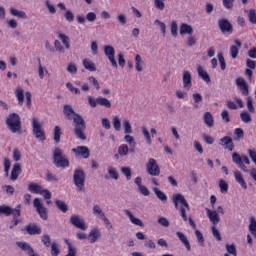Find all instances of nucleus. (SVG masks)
<instances>
[{
	"mask_svg": "<svg viewBox=\"0 0 256 256\" xmlns=\"http://www.w3.org/2000/svg\"><path fill=\"white\" fill-rule=\"evenodd\" d=\"M220 145L224 147V149H228V151H233L235 149V144H233V139L229 136H224L220 139Z\"/></svg>",
	"mask_w": 256,
	"mask_h": 256,
	"instance_id": "obj_20",
	"label": "nucleus"
},
{
	"mask_svg": "<svg viewBox=\"0 0 256 256\" xmlns=\"http://www.w3.org/2000/svg\"><path fill=\"white\" fill-rule=\"evenodd\" d=\"M85 171L83 168H76L73 173V182L78 191H85Z\"/></svg>",
	"mask_w": 256,
	"mask_h": 256,
	"instance_id": "obj_5",
	"label": "nucleus"
},
{
	"mask_svg": "<svg viewBox=\"0 0 256 256\" xmlns=\"http://www.w3.org/2000/svg\"><path fill=\"white\" fill-rule=\"evenodd\" d=\"M219 188L221 193H227L229 191V184H227V181L220 179L219 180Z\"/></svg>",
	"mask_w": 256,
	"mask_h": 256,
	"instance_id": "obj_51",
	"label": "nucleus"
},
{
	"mask_svg": "<svg viewBox=\"0 0 256 256\" xmlns=\"http://www.w3.org/2000/svg\"><path fill=\"white\" fill-rule=\"evenodd\" d=\"M217 57L222 71H225V69H227V64L225 63V57L223 56V53H218Z\"/></svg>",
	"mask_w": 256,
	"mask_h": 256,
	"instance_id": "obj_52",
	"label": "nucleus"
},
{
	"mask_svg": "<svg viewBox=\"0 0 256 256\" xmlns=\"http://www.w3.org/2000/svg\"><path fill=\"white\" fill-rule=\"evenodd\" d=\"M33 207L36 209L40 219H43V221L49 219V210L43 205L40 198H34Z\"/></svg>",
	"mask_w": 256,
	"mask_h": 256,
	"instance_id": "obj_7",
	"label": "nucleus"
},
{
	"mask_svg": "<svg viewBox=\"0 0 256 256\" xmlns=\"http://www.w3.org/2000/svg\"><path fill=\"white\" fill-rule=\"evenodd\" d=\"M125 215H127V217H129L130 222L133 225H137L138 227H143V221L139 218H136L135 216H133V213L129 210H124Z\"/></svg>",
	"mask_w": 256,
	"mask_h": 256,
	"instance_id": "obj_23",
	"label": "nucleus"
},
{
	"mask_svg": "<svg viewBox=\"0 0 256 256\" xmlns=\"http://www.w3.org/2000/svg\"><path fill=\"white\" fill-rule=\"evenodd\" d=\"M58 38L60 41H62L63 45L66 47V49H71V44H70V39L69 36L63 34V33H58Z\"/></svg>",
	"mask_w": 256,
	"mask_h": 256,
	"instance_id": "obj_40",
	"label": "nucleus"
},
{
	"mask_svg": "<svg viewBox=\"0 0 256 256\" xmlns=\"http://www.w3.org/2000/svg\"><path fill=\"white\" fill-rule=\"evenodd\" d=\"M218 27L221 33H223L224 35H226V33L228 35H231V33H233V24H231V22L227 18H222L218 20Z\"/></svg>",
	"mask_w": 256,
	"mask_h": 256,
	"instance_id": "obj_11",
	"label": "nucleus"
},
{
	"mask_svg": "<svg viewBox=\"0 0 256 256\" xmlns=\"http://www.w3.org/2000/svg\"><path fill=\"white\" fill-rule=\"evenodd\" d=\"M42 190L43 186H41L40 184H37L35 182H31L30 184H28V191H30V193H35L36 195H39Z\"/></svg>",
	"mask_w": 256,
	"mask_h": 256,
	"instance_id": "obj_32",
	"label": "nucleus"
},
{
	"mask_svg": "<svg viewBox=\"0 0 256 256\" xmlns=\"http://www.w3.org/2000/svg\"><path fill=\"white\" fill-rule=\"evenodd\" d=\"M143 63V60L141 59V55L136 54L135 55V67H136V71H138L139 73H141V71H143V66L141 65Z\"/></svg>",
	"mask_w": 256,
	"mask_h": 256,
	"instance_id": "obj_44",
	"label": "nucleus"
},
{
	"mask_svg": "<svg viewBox=\"0 0 256 256\" xmlns=\"http://www.w3.org/2000/svg\"><path fill=\"white\" fill-rule=\"evenodd\" d=\"M66 88L70 93H75V95H79V93H81V91L78 88H75L71 82L66 83Z\"/></svg>",
	"mask_w": 256,
	"mask_h": 256,
	"instance_id": "obj_59",
	"label": "nucleus"
},
{
	"mask_svg": "<svg viewBox=\"0 0 256 256\" xmlns=\"http://www.w3.org/2000/svg\"><path fill=\"white\" fill-rule=\"evenodd\" d=\"M146 171L148 175H151L152 177H159L161 175V168L159 167L157 160L154 158L148 159V162L146 163Z\"/></svg>",
	"mask_w": 256,
	"mask_h": 256,
	"instance_id": "obj_9",
	"label": "nucleus"
},
{
	"mask_svg": "<svg viewBox=\"0 0 256 256\" xmlns=\"http://www.w3.org/2000/svg\"><path fill=\"white\" fill-rule=\"evenodd\" d=\"M170 31H171V35L173 37H177V35H179L178 31H179V26L177 25V21H172L170 24Z\"/></svg>",
	"mask_w": 256,
	"mask_h": 256,
	"instance_id": "obj_48",
	"label": "nucleus"
},
{
	"mask_svg": "<svg viewBox=\"0 0 256 256\" xmlns=\"http://www.w3.org/2000/svg\"><path fill=\"white\" fill-rule=\"evenodd\" d=\"M21 164L16 163L13 165V168L11 170L10 180L11 181H17L19 179V176L21 175Z\"/></svg>",
	"mask_w": 256,
	"mask_h": 256,
	"instance_id": "obj_21",
	"label": "nucleus"
},
{
	"mask_svg": "<svg viewBox=\"0 0 256 256\" xmlns=\"http://www.w3.org/2000/svg\"><path fill=\"white\" fill-rule=\"evenodd\" d=\"M82 65L84 69H87V71H97V66L95 65V62L85 58L82 61Z\"/></svg>",
	"mask_w": 256,
	"mask_h": 256,
	"instance_id": "obj_33",
	"label": "nucleus"
},
{
	"mask_svg": "<svg viewBox=\"0 0 256 256\" xmlns=\"http://www.w3.org/2000/svg\"><path fill=\"white\" fill-rule=\"evenodd\" d=\"M232 161L235 163V165H241V163H245V165H251V160H249V157L247 155H239V153L234 152L232 154Z\"/></svg>",
	"mask_w": 256,
	"mask_h": 256,
	"instance_id": "obj_15",
	"label": "nucleus"
},
{
	"mask_svg": "<svg viewBox=\"0 0 256 256\" xmlns=\"http://www.w3.org/2000/svg\"><path fill=\"white\" fill-rule=\"evenodd\" d=\"M112 125L115 131H121V118H119V116H114L112 119Z\"/></svg>",
	"mask_w": 256,
	"mask_h": 256,
	"instance_id": "obj_47",
	"label": "nucleus"
},
{
	"mask_svg": "<svg viewBox=\"0 0 256 256\" xmlns=\"http://www.w3.org/2000/svg\"><path fill=\"white\" fill-rule=\"evenodd\" d=\"M92 211H93V214L99 217L100 219L105 217V212H103V209H101V206L97 204L93 206Z\"/></svg>",
	"mask_w": 256,
	"mask_h": 256,
	"instance_id": "obj_43",
	"label": "nucleus"
},
{
	"mask_svg": "<svg viewBox=\"0 0 256 256\" xmlns=\"http://www.w3.org/2000/svg\"><path fill=\"white\" fill-rule=\"evenodd\" d=\"M249 231L256 239V219L255 217H250Z\"/></svg>",
	"mask_w": 256,
	"mask_h": 256,
	"instance_id": "obj_46",
	"label": "nucleus"
},
{
	"mask_svg": "<svg viewBox=\"0 0 256 256\" xmlns=\"http://www.w3.org/2000/svg\"><path fill=\"white\" fill-rule=\"evenodd\" d=\"M53 163L55 167L67 169L69 167V159H67V156L63 153V150L61 148H55L53 151Z\"/></svg>",
	"mask_w": 256,
	"mask_h": 256,
	"instance_id": "obj_4",
	"label": "nucleus"
},
{
	"mask_svg": "<svg viewBox=\"0 0 256 256\" xmlns=\"http://www.w3.org/2000/svg\"><path fill=\"white\" fill-rule=\"evenodd\" d=\"M141 131L147 145H152L153 140L151 139V133L149 132V129H147V126H142Z\"/></svg>",
	"mask_w": 256,
	"mask_h": 256,
	"instance_id": "obj_35",
	"label": "nucleus"
},
{
	"mask_svg": "<svg viewBox=\"0 0 256 256\" xmlns=\"http://www.w3.org/2000/svg\"><path fill=\"white\" fill-rule=\"evenodd\" d=\"M206 215L212 223V226H217L219 224V221H221V216L219 215V212L217 210H211L209 208H205Z\"/></svg>",
	"mask_w": 256,
	"mask_h": 256,
	"instance_id": "obj_14",
	"label": "nucleus"
},
{
	"mask_svg": "<svg viewBox=\"0 0 256 256\" xmlns=\"http://www.w3.org/2000/svg\"><path fill=\"white\" fill-rule=\"evenodd\" d=\"M195 235L198 239L199 245H201V247H203V245H205V238L203 237V233H201V231H199V230H195Z\"/></svg>",
	"mask_w": 256,
	"mask_h": 256,
	"instance_id": "obj_60",
	"label": "nucleus"
},
{
	"mask_svg": "<svg viewBox=\"0 0 256 256\" xmlns=\"http://www.w3.org/2000/svg\"><path fill=\"white\" fill-rule=\"evenodd\" d=\"M240 119L243 123H251V121H253L251 114L247 111H242L240 113Z\"/></svg>",
	"mask_w": 256,
	"mask_h": 256,
	"instance_id": "obj_42",
	"label": "nucleus"
},
{
	"mask_svg": "<svg viewBox=\"0 0 256 256\" xmlns=\"http://www.w3.org/2000/svg\"><path fill=\"white\" fill-rule=\"evenodd\" d=\"M59 253H61V249H59V245H57L56 242H52V244H51V255L52 256H59Z\"/></svg>",
	"mask_w": 256,
	"mask_h": 256,
	"instance_id": "obj_53",
	"label": "nucleus"
},
{
	"mask_svg": "<svg viewBox=\"0 0 256 256\" xmlns=\"http://www.w3.org/2000/svg\"><path fill=\"white\" fill-rule=\"evenodd\" d=\"M41 242L45 247H51V236H49V234L43 235L41 238Z\"/></svg>",
	"mask_w": 256,
	"mask_h": 256,
	"instance_id": "obj_56",
	"label": "nucleus"
},
{
	"mask_svg": "<svg viewBox=\"0 0 256 256\" xmlns=\"http://www.w3.org/2000/svg\"><path fill=\"white\" fill-rule=\"evenodd\" d=\"M172 201L174 203L175 209H179V203L180 206V215L183 219V221H189V225L192 229H197V224H195V221L191 217H187V211H189V203H187V200L185 199V196L182 194H176L173 196Z\"/></svg>",
	"mask_w": 256,
	"mask_h": 256,
	"instance_id": "obj_2",
	"label": "nucleus"
},
{
	"mask_svg": "<svg viewBox=\"0 0 256 256\" xmlns=\"http://www.w3.org/2000/svg\"><path fill=\"white\" fill-rule=\"evenodd\" d=\"M101 238V230L95 226L88 234V239L91 244L97 243V240Z\"/></svg>",
	"mask_w": 256,
	"mask_h": 256,
	"instance_id": "obj_19",
	"label": "nucleus"
},
{
	"mask_svg": "<svg viewBox=\"0 0 256 256\" xmlns=\"http://www.w3.org/2000/svg\"><path fill=\"white\" fill-rule=\"evenodd\" d=\"M246 105L249 113H255V106H253V98L248 97Z\"/></svg>",
	"mask_w": 256,
	"mask_h": 256,
	"instance_id": "obj_61",
	"label": "nucleus"
},
{
	"mask_svg": "<svg viewBox=\"0 0 256 256\" xmlns=\"http://www.w3.org/2000/svg\"><path fill=\"white\" fill-rule=\"evenodd\" d=\"M234 43L237 45H233L230 47V56L232 59H237L239 55V48H241L242 43L239 41V39H236Z\"/></svg>",
	"mask_w": 256,
	"mask_h": 256,
	"instance_id": "obj_22",
	"label": "nucleus"
},
{
	"mask_svg": "<svg viewBox=\"0 0 256 256\" xmlns=\"http://www.w3.org/2000/svg\"><path fill=\"white\" fill-rule=\"evenodd\" d=\"M63 113L70 121L73 120L74 134L76 135L77 139L85 141L87 139V135H85V129H87V126L85 125L83 116L75 113V110H73L71 105H64Z\"/></svg>",
	"mask_w": 256,
	"mask_h": 256,
	"instance_id": "obj_1",
	"label": "nucleus"
},
{
	"mask_svg": "<svg viewBox=\"0 0 256 256\" xmlns=\"http://www.w3.org/2000/svg\"><path fill=\"white\" fill-rule=\"evenodd\" d=\"M246 13H248V20L250 21V23H252V25H256V11H255V9H250V10L246 11Z\"/></svg>",
	"mask_w": 256,
	"mask_h": 256,
	"instance_id": "obj_49",
	"label": "nucleus"
},
{
	"mask_svg": "<svg viewBox=\"0 0 256 256\" xmlns=\"http://www.w3.org/2000/svg\"><path fill=\"white\" fill-rule=\"evenodd\" d=\"M108 173L112 179H119V173H117V169H115L113 166L108 167Z\"/></svg>",
	"mask_w": 256,
	"mask_h": 256,
	"instance_id": "obj_54",
	"label": "nucleus"
},
{
	"mask_svg": "<svg viewBox=\"0 0 256 256\" xmlns=\"http://www.w3.org/2000/svg\"><path fill=\"white\" fill-rule=\"evenodd\" d=\"M153 191L155 195L160 199V201H162L163 203H167V195L164 194L163 191L159 190V188L157 187H154Z\"/></svg>",
	"mask_w": 256,
	"mask_h": 256,
	"instance_id": "obj_41",
	"label": "nucleus"
},
{
	"mask_svg": "<svg viewBox=\"0 0 256 256\" xmlns=\"http://www.w3.org/2000/svg\"><path fill=\"white\" fill-rule=\"evenodd\" d=\"M55 205L59 209V211H62V213H67L69 211V206H67V203L62 200H55Z\"/></svg>",
	"mask_w": 256,
	"mask_h": 256,
	"instance_id": "obj_38",
	"label": "nucleus"
},
{
	"mask_svg": "<svg viewBox=\"0 0 256 256\" xmlns=\"http://www.w3.org/2000/svg\"><path fill=\"white\" fill-rule=\"evenodd\" d=\"M197 73L205 83H209L211 81V77L209 76V73L205 69H203V66L198 65L197 66Z\"/></svg>",
	"mask_w": 256,
	"mask_h": 256,
	"instance_id": "obj_27",
	"label": "nucleus"
},
{
	"mask_svg": "<svg viewBox=\"0 0 256 256\" xmlns=\"http://www.w3.org/2000/svg\"><path fill=\"white\" fill-rule=\"evenodd\" d=\"M66 71H68V73H71L72 75H76L77 65H75V63H73V62L68 63Z\"/></svg>",
	"mask_w": 256,
	"mask_h": 256,
	"instance_id": "obj_58",
	"label": "nucleus"
},
{
	"mask_svg": "<svg viewBox=\"0 0 256 256\" xmlns=\"http://www.w3.org/2000/svg\"><path fill=\"white\" fill-rule=\"evenodd\" d=\"M118 153H119L120 157H127V155H129V153H131V148H129V146L127 144H121L118 147Z\"/></svg>",
	"mask_w": 256,
	"mask_h": 256,
	"instance_id": "obj_36",
	"label": "nucleus"
},
{
	"mask_svg": "<svg viewBox=\"0 0 256 256\" xmlns=\"http://www.w3.org/2000/svg\"><path fill=\"white\" fill-rule=\"evenodd\" d=\"M176 236L178 237L179 241L184 244V247H186L187 251H191V243H189L187 236L181 231L176 232Z\"/></svg>",
	"mask_w": 256,
	"mask_h": 256,
	"instance_id": "obj_24",
	"label": "nucleus"
},
{
	"mask_svg": "<svg viewBox=\"0 0 256 256\" xmlns=\"http://www.w3.org/2000/svg\"><path fill=\"white\" fill-rule=\"evenodd\" d=\"M72 153H74L75 157H82V159H89L91 156V151L87 146H77L76 148H72Z\"/></svg>",
	"mask_w": 256,
	"mask_h": 256,
	"instance_id": "obj_13",
	"label": "nucleus"
},
{
	"mask_svg": "<svg viewBox=\"0 0 256 256\" xmlns=\"http://www.w3.org/2000/svg\"><path fill=\"white\" fill-rule=\"evenodd\" d=\"M64 17L68 23H73L75 21V14L71 10H67L64 14Z\"/></svg>",
	"mask_w": 256,
	"mask_h": 256,
	"instance_id": "obj_57",
	"label": "nucleus"
},
{
	"mask_svg": "<svg viewBox=\"0 0 256 256\" xmlns=\"http://www.w3.org/2000/svg\"><path fill=\"white\" fill-rule=\"evenodd\" d=\"M226 251L228 255L237 256V247L235 244H226Z\"/></svg>",
	"mask_w": 256,
	"mask_h": 256,
	"instance_id": "obj_50",
	"label": "nucleus"
},
{
	"mask_svg": "<svg viewBox=\"0 0 256 256\" xmlns=\"http://www.w3.org/2000/svg\"><path fill=\"white\" fill-rule=\"evenodd\" d=\"M211 229H212L213 237H215V239H217V241H221L222 240L221 233L217 229V226H212Z\"/></svg>",
	"mask_w": 256,
	"mask_h": 256,
	"instance_id": "obj_64",
	"label": "nucleus"
},
{
	"mask_svg": "<svg viewBox=\"0 0 256 256\" xmlns=\"http://www.w3.org/2000/svg\"><path fill=\"white\" fill-rule=\"evenodd\" d=\"M203 120L207 127L211 128L215 125V119L213 118V114H211V112L204 113Z\"/></svg>",
	"mask_w": 256,
	"mask_h": 256,
	"instance_id": "obj_31",
	"label": "nucleus"
},
{
	"mask_svg": "<svg viewBox=\"0 0 256 256\" xmlns=\"http://www.w3.org/2000/svg\"><path fill=\"white\" fill-rule=\"evenodd\" d=\"M61 127L59 126H55L54 127V141L55 143H61Z\"/></svg>",
	"mask_w": 256,
	"mask_h": 256,
	"instance_id": "obj_45",
	"label": "nucleus"
},
{
	"mask_svg": "<svg viewBox=\"0 0 256 256\" xmlns=\"http://www.w3.org/2000/svg\"><path fill=\"white\" fill-rule=\"evenodd\" d=\"M6 125L11 133L21 135V116L17 113H10L6 118Z\"/></svg>",
	"mask_w": 256,
	"mask_h": 256,
	"instance_id": "obj_3",
	"label": "nucleus"
},
{
	"mask_svg": "<svg viewBox=\"0 0 256 256\" xmlns=\"http://www.w3.org/2000/svg\"><path fill=\"white\" fill-rule=\"evenodd\" d=\"M122 125L125 135H131V133H133V127L131 126V122L129 121V119L125 118L122 122Z\"/></svg>",
	"mask_w": 256,
	"mask_h": 256,
	"instance_id": "obj_37",
	"label": "nucleus"
},
{
	"mask_svg": "<svg viewBox=\"0 0 256 256\" xmlns=\"http://www.w3.org/2000/svg\"><path fill=\"white\" fill-rule=\"evenodd\" d=\"M32 131L36 137V139H38V141H45V139H47L45 137V131L43 130V126H41V123L39 122V120L36 117L32 118Z\"/></svg>",
	"mask_w": 256,
	"mask_h": 256,
	"instance_id": "obj_8",
	"label": "nucleus"
},
{
	"mask_svg": "<svg viewBox=\"0 0 256 256\" xmlns=\"http://www.w3.org/2000/svg\"><path fill=\"white\" fill-rule=\"evenodd\" d=\"M24 229L28 235H41L42 233L41 227L35 223L27 224Z\"/></svg>",
	"mask_w": 256,
	"mask_h": 256,
	"instance_id": "obj_16",
	"label": "nucleus"
},
{
	"mask_svg": "<svg viewBox=\"0 0 256 256\" xmlns=\"http://www.w3.org/2000/svg\"><path fill=\"white\" fill-rule=\"evenodd\" d=\"M182 81H183V87L187 91H189V89L193 87L191 72H189L188 70L184 71L182 74Z\"/></svg>",
	"mask_w": 256,
	"mask_h": 256,
	"instance_id": "obj_17",
	"label": "nucleus"
},
{
	"mask_svg": "<svg viewBox=\"0 0 256 256\" xmlns=\"http://www.w3.org/2000/svg\"><path fill=\"white\" fill-rule=\"evenodd\" d=\"M10 14L12 17H18L19 19H27V13L22 10H17L16 8H10Z\"/></svg>",
	"mask_w": 256,
	"mask_h": 256,
	"instance_id": "obj_34",
	"label": "nucleus"
},
{
	"mask_svg": "<svg viewBox=\"0 0 256 256\" xmlns=\"http://www.w3.org/2000/svg\"><path fill=\"white\" fill-rule=\"evenodd\" d=\"M70 223L71 225L76 227V229H80L81 231H87L88 226L85 223V219H83V217H81L79 214H73L72 216H70Z\"/></svg>",
	"mask_w": 256,
	"mask_h": 256,
	"instance_id": "obj_10",
	"label": "nucleus"
},
{
	"mask_svg": "<svg viewBox=\"0 0 256 256\" xmlns=\"http://www.w3.org/2000/svg\"><path fill=\"white\" fill-rule=\"evenodd\" d=\"M97 103L100 105V107H106V109H111V101L109 99L104 97H98Z\"/></svg>",
	"mask_w": 256,
	"mask_h": 256,
	"instance_id": "obj_39",
	"label": "nucleus"
},
{
	"mask_svg": "<svg viewBox=\"0 0 256 256\" xmlns=\"http://www.w3.org/2000/svg\"><path fill=\"white\" fill-rule=\"evenodd\" d=\"M236 85L239 87L240 91L242 92V95L247 97L249 95V86L247 85V81L243 78H237L236 79Z\"/></svg>",
	"mask_w": 256,
	"mask_h": 256,
	"instance_id": "obj_18",
	"label": "nucleus"
},
{
	"mask_svg": "<svg viewBox=\"0 0 256 256\" xmlns=\"http://www.w3.org/2000/svg\"><path fill=\"white\" fill-rule=\"evenodd\" d=\"M121 173H123L127 181H131V168L130 167H121Z\"/></svg>",
	"mask_w": 256,
	"mask_h": 256,
	"instance_id": "obj_62",
	"label": "nucleus"
},
{
	"mask_svg": "<svg viewBox=\"0 0 256 256\" xmlns=\"http://www.w3.org/2000/svg\"><path fill=\"white\" fill-rule=\"evenodd\" d=\"M234 178L235 181L239 183L240 187H242V189H247V182H245V178H243V174H241L239 170L234 172Z\"/></svg>",
	"mask_w": 256,
	"mask_h": 256,
	"instance_id": "obj_28",
	"label": "nucleus"
},
{
	"mask_svg": "<svg viewBox=\"0 0 256 256\" xmlns=\"http://www.w3.org/2000/svg\"><path fill=\"white\" fill-rule=\"evenodd\" d=\"M124 141L130 146V153H135V149L137 147V142H135V138L129 134H126L124 136Z\"/></svg>",
	"mask_w": 256,
	"mask_h": 256,
	"instance_id": "obj_25",
	"label": "nucleus"
},
{
	"mask_svg": "<svg viewBox=\"0 0 256 256\" xmlns=\"http://www.w3.org/2000/svg\"><path fill=\"white\" fill-rule=\"evenodd\" d=\"M9 169H11V160L4 158V173L6 177H9Z\"/></svg>",
	"mask_w": 256,
	"mask_h": 256,
	"instance_id": "obj_55",
	"label": "nucleus"
},
{
	"mask_svg": "<svg viewBox=\"0 0 256 256\" xmlns=\"http://www.w3.org/2000/svg\"><path fill=\"white\" fill-rule=\"evenodd\" d=\"M16 99L18 101V105L22 106L25 103V91L23 88L18 87L15 90Z\"/></svg>",
	"mask_w": 256,
	"mask_h": 256,
	"instance_id": "obj_29",
	"label": "nucleus"
},
{
	"mask_svg": "<svg viewBox=\"0 0 256 256\" xmlns=\"http://www.w3.org/2000/svg\"><path fill=\"white\" fill-rule=\"evenodd\" d=\"M154 5L156 9L163 11L165 9V0H154Z\"/></svg>",
	"mask_w": 256,
	"mask_h": 256,
	"instance_id": "obj_63",
	"label": "nucleus"
},
{
	"mask_svg": "<svg viewBox=\"0 0 256 256\" xmlns=\"http://www.w3.org/2000/svg\"><path fill=\"white\" fill-rule=\"evenodd\" d=\"M179 33L180 35H193V26L187 23H182L180 24Z\"/></svg>",
	"mask_w": 256,
	"mask_h": 256,
	"instance_id": "obj_26",
	"label": "nucleus"
},
{
	"mask_svg": "<svg viewBox=\"0 0 256 256\" xmlns=\"http://www.w3.org/2000/svg\"><path fill=\"white\" fill-rule=\"evenodd\" d=\"M17 247H19V249H21L22 251H24V253H27V255H29L30 253H33V247H31V244L27 243V242H16Z\"/></svg>",
	"mask_w": 256,
	"mask_h": 256,
	"instance_id": "obj_30",
	"label": "nucleus"
},
{
	"mask_svg": "<svg viewBox=\"0 0 256 256\" xmlns=\"http://www.w3.org/2000/svg\"><path fill=\"white\" fill-rule=\"evenodd\" d=\"M104 55L107 56L108 61H110L112 67H114V69H117L118 64L117 60H115V48L111 45L104 46Z\"/></svg>",
	"mask_w": 256,
	"mask_h": 256,
	"instance_id": "obj_12",
	"label": "nucleus"
},
{
	"mask_svg": "<svg viewBox=\"0 0 256 256\" xmlns=\"http://www.w3.org/2000/svg\"><path fill=\"white\" fill-rule=\"evenodd\" d=\"M0 215H5L6 217L12 215L14 219H19V217H21V204H18L15 208L5 204L1 205Z\"/></svg>",
	"mask_w": 256,
	"mask_h": 256,
	"instance_id": "obj_6",
	"label": "nucleus"
}]
</instances>
